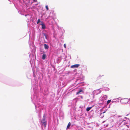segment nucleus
<instances>
[{"label":"nucleus","instance_id":"f257e3e1","mask_svg":"<svg viewBox=\"0 0 130 130\" xmlns=\"http://www.w3.org/2000/svg\"><path fill=\"white\" fill-rule=\"evenodd\" d=\"M128 101V99L126 98L122 99L120 101L121 103L123 104H125L127 103Z\"/></svg>","mask_w":130,"mask_h":130},{"label":"nucleus","instance_id":"f03ea898","mask_svg":"<svg viewBox=\"0 0 130 130\" xmlns=\"http://www.w3.org/2000/svg\"><path fill=\"white\" fill-rule=\"evenodd\" d=\"M41 122L42 123V125L44 127L46 126V122L45 120V118L43 117V119L42 120Z\"/></svg>","mask_w":130,"mask_h":130},{"label":"nucleus","instance_id":"7ed1b4c3","mask_svg":"<svg viewBox=\"0 0 130 130\" xmlns=\"http://www.w3.org/2000/svg\"><path fill=\"white\" fill-rule=\"evenodd\" d=\"M80 66V64H75L71 66V68H77L79 66Z\"/></svg>","mask_w":130,"mask_h":130},{"label":"nucleus","instance_id":"20e7f679","mask_svg":"<svg viewBox=\"0 0 130 130\" xmlns=\"http://www.w3.org/2000/svg\"><path fill=\"white\" fill-rule=\"evenodd\" d=\"M40 25L42 26V28L43 29H45V25L43 23H42Z\"/></svg>","mask_w":130,"mask_h":130},{"label":"nucleus","instance_id":"39448f33","mask_svg":"<svg viewBox=\"0 0 130 130\" xmlns=\"http://www.w3.org/2000/svg\"><path fill=\"white\" fill-rule=\"evenodd\" d=\"M44 48L45 49H48L49 47L48 46V45L45 44H44Z\"/></svg>","mask_w":130,"mask_h":130},{"label":"nucleus","instance_id":"423d86ee","mask_svg":"<svg viewBox=\"0 0 130 130\" xmlns=\"http://www.w3.org/2000/svg\"><path fill=\"white\" fill-rule=\"evenodd\" d=\"M83 92V91L81 89L79 91L77 92L76 93V95H78L79 94L80 92Z\"/></svg>","mask_w":130,"mask_h":130},{"label":"nucleus","instance_id":"0eeeda50","mask_svg":"<svg viewBox=\"0 0 130 130\" xmlns=\"http://www.w3.org/2000/svg\"><path fill=\"white\" fill-rule=\"evenodd\" d=\"M46 57V55L45 54H43L42 56V59H45Z\"/></svg>","mask_w":130,"mask_h":130},{"label":"nucleus","instance_id":"6e6552de","mask_svg":"<svg viewBox=\"0 0 130 130\" xmlns=\"http://www.w3.org/2000/svg\"><path fill=\"white\" fill-rule=\"evenodd\" d=\"M71 125V123L70 122H69L68 124V125L67 126V129L69 128L70 127V126Z\"/></svg>","mask_w":130,"mask_h":130},{"label":"nucleus","instance_id":"1a4fd4ad","mask_svg":"<svg viewBox=\"0 0 130 130\" xmlns=\"http://www.w3.org/2000/svg\"><path fill=\"white\" fill-rule=\"evenodd\" d=\"M92 107H88L86 109V111H89L92 108Z\"/></svg>","mask_w":130,"mask_h":130},{"label":"nucleus","instance_id":"9d476101","mask_svg":"<svg viewBox=\"0 0 130 130\" xmlns=\"http://www.w3.org/2000/svg\"><path fill=\"white\" fill-rule=\"evenodd\" d=\"M111 101V100H108L107 102V104H109L110 102Z\"/></svg>","mask_w":130,"mask_h":130},{"label":"nucleus","instance_id":"9b49d317","mask_svg":"<svg viewBox=\"0 0 130 130\" xmlns=\"http://www.w3.org/2000/svg\"><path fill=\"white\" fill-rule=\"evenodd\" d=\"M45 8H46V10H48V6L46 5L45 6Z\"/></svg>","mask_w":130,"mask_h":130},{"label":"nucleus","instance_id":"f8f14e48","mask_svg":"<svg viewBox=\"0 0 130 130\" xmlns=\"http://www.w3.org/2000/svg\"><path fill=\"white\" fill-rule=\"evenodd\" d=\"M40 22V20L39 19H38V21L37 22V24H38Z\"/></svg>","mask_w":130,"mask_h":130},{"label":"nucleus","instance_id":"ddd939ff","mask_svg":"<svg viewBox=\"0 0 130 130\" xmlns=\"http://www.w3.org/2000/svg\"><path fill=\"white\" fill-rule=\"evenodd\" d=\"M44 35L45 36L46 39H47V36L46 35V34H45L44 33Z\"/></svg>","mask_w":130,"mask_h":130},{"label":"nucleus","instance_id":"4468645a","mask_svg":"<svg viewBox=\"0 0 130 130\" xmlns=\"http://www.w3.org/2000/svg\"><path fill=\"white\" fill-rule=\"evenodd\" d=\"M64 47L66 48V44H64Z\"/></svg>","mask_w":130,"mask_h":130},{"label":"nucleus","instance_id":"2eb2a0df","mask_svg":"<svg viewBox=\"0 0 130 130\" xmlns=\"http://www.w3.org/2000/svg\"><path fill=\"white\" fill-rule=\"evenodd\" d=\"M34 2H37V0H33Z\"/></svg>","mask_w":130,"mask_h":130},{"label":"nucleus","instance_id":"dca6fc26","mask_svg":"<svg viewBox=\"0 0 130 130\" xmlns=\"http://www.w3.org/2000/svg\"><path fill=\"white\" fill-rule=\"evenodd\" d=\"M105 121H103V123H104V122Z\"/></svg>","mask_w":130,"mask_h":130}]
</instances>
